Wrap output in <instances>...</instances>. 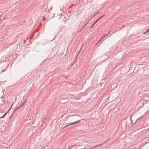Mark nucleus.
Segmentation results:
<instances>
[{"mask_svg":"<svg viewBox=\"0 0 149 149\" xmlns=\"http://www.w3.org/2000/svg\"><path fill=\"white\" fill-rule=\"evenodd\" d=\"M84 28H83V27L80 30V31H79V32H80Z\"/></svg>","mask_w":149,"mask_h":149,"instance_id":"obj_15","label":"nucleus"},{"mask_svg":"<svg viewBox=\"0 0 149 149\" xmlns=\"http://www.w3.org/2000/svg\"><path fill=\"white\" fill-rule=\"evenodd\" d=\"M108 36V35H107V34L104 35L103 37H104H104H106V36Z\"/></svg>","mask_w":149,"mask_h":149,"instance_id":"obj_14","label":"nucleus"},{"mask_svg":"<svg viewBox=\"0 0 149 149\" xmlns=\"http://www.w3.org/2000/svg\"><path fill=\"white\" fill-rule=\"evenodd\" d=\"M84 45V44H83L81 46V49H80V50H79V53H80L81 52V49H82L83 47V45Z\"/></svg>","mask_w":149,"mask_h":149,"instance_id":"obj_12","label":"nucleus"},{"mask_svg":"<svg viewBox=\"0 0 149 149\" xmlns=\"http://www.w3.org/2000/svg\"><path fill=\"white\" fill-rule=\"evenodd\" d=\"M25 102H24L22 103V104L21 105H22V107L24 104Z\"/></svg>","mask_w":149,"mask_h":149,"instance_id":"obj_18","label":"nucleus"},{"mask_svg":"<svg viewBox=\"0 0 149 149\" xmlns=\"http://www.w3.org/2000/svg\"><path fill=\"white\" fill-rule=\"evenodd\" d=\"M81 146V145L80 143H76L75 144L70 146L68 148V149H71L74 146H76L77 148H78V147Z\"/></svg>","mask_w":149,"mask_h":149,"instance_id":"obj_2","label":"nucleus"},{"mask_svg":"<svg viewBox=\"0 0 149 149\" xmlns=\"http://www.w3.org/2000/svg\"><path fill=\"white\" fill-rule=\"evenodd\" d=\"M46 19V18L45 17H43V19H42V21H45Z\"/></svg>","mask_w":149,"mask_h":149,"instance_id":"obj_16","label":"nucleus"},{"mask_svg":"<svg viewBox=\"0 0 149 149\" xmlns=\"http://www.w3.org/2000/svg\"><path fill=\"white\" fill-rule=\"evenodd\" d=\"M95 16H94V15H93V16H91V19H92Z\"/></svg>","mask_w":149,"mask_h":149,"instance_id":"obj_17","label":"nucleus"},{"mask_svg":"<svg viewBox=\"0 0 149 149\" xmlns=\"http://www.w3.org/2000/svg\"><path fill=\"white\" fill-rule=\"evenodd\" d=\"M125 25H123V26H122V27H121V29H122L123 28L125 27Z\"/></svg>","mask_w":149,"mask_h":149,"instance_id":"obj_20","label":"nucleus"},{"mask_svg":"<svg viewBox=\"0 0 149 149\" xmlns=\"http://www.w3.org/2000/svg\"><path fill=\"white\" fill-rule=\"evenodd\" d=\"M72 124V123H70H70H67V125H66V126H65L63 127V128H65V127H67V126H69V125H74V124Z\"/></svg>","mask_w":149,"mask_h":149,"instance_id":"obj_7","label":"nucleus"},{"mask_svg":"<svg viewBox=\"0 0 149 149\" xmlns=\"http://www.w3.org/2000/svg\"><path fill=\"white\" fill-rule=\"evenodd\" d=\"M8 112V111L6 112V113H5L3 115V116H1V117H0V118L1 119V118H3L4 117L7 115V113Z\"/></svg>","mask_w":149,"mask_h":149,"instance_id":"obj_6","label":"nucleus"},{"mask_svg":"<svg viewBox=\"0 0 149 149\" xmlns=\"http://www.w3.org/2000/svg\"><path fill=\"white\" fill-rule=\"evenodd\" d=\"M84 120V119H81V120H79L77 121H76V122H74V123H72V124H77V123H80L81 122V120Z\"/></svg>","mask_w":149,"mask_h":149,"instance_id":"obj_3","label":"nucleus"},{"mask_svg":"<svg viewBox=\"0 0 149 149\" xmlns=\"http://www.w3.org/2000/svg\"><path fill=\"white\" fill-rule=\"evenodd\" d=\"M62 100H60V101H61V103H62Z\"/></svg>","mask_w":149,"mask_h":149,"instance_id":"obj_23","label":"nucleus"},{"mask_svg":"<svg viewBox=\"0 0 149 149\" xmlns=\"http://www.w3.org/2000/svg\"><path fill=\"white\" fill-rule=\"evenodd\" d=\"M105 16V15H102V16H101L100 17L99 19H101V18H102V17H104Z\"/></svg>","mask_w":149,"mask_h":149,"instance_id":"obj_13","label":"nucleus"},{"mask_svg":"<svg viewBox=\"0 0 149 149\" xmlns=\"http://www.w3.org/2000/svg\"><path fill=\"white\" fill-rule=\"evenodd\" d=\"M111 138H109V139H108V140H107V141H104V142H103L102 143H100V144H98L97 145H96V146H94L93 147H90L89 148V149H93V148H97V147H100L102 145H103L104 144H105L108 141H109L110 139Z\"/></svg>","mask_w":149,"mask_h":149,"instance_id":"obj_1","label":"nucleus"},{"mask_svg":"<svg viewBox=\"0 0 149 149\" xmlns=\"http://www.w3.org/2000/svg\"><path fill=\"white\" fill-rule=\"evenodd\" d=\"M26 40H24V42L25 43L26 42Z\"/></svg>","mask_w":149,"mask_h":149,"instance_id":"obj_22","label":"nucleus"},{"mask_svg":"<svg viewBox=\"0 0 149 149\" xmlns=\"http://www.w3.org/2000/svg\"><path fill=\"white\" fill-rule=\"evenodd\" d=\"M103 39H104V37H102L101 38V39H100V40L99 41H98V42H100L101 41V40H102Z\"/></svg>","mask_w":149,"mask_h":149,"instance_id":"obj_11","label":"nucleus"},{"mask_svg":"<svg viewBox=\"0 0 149 149\" xmlns=\"http://www.w3.org/2000/svg\"><path fill=\"white\" fill-rule=\"evenodd\" d=\"M149 31V29H148L146 32L143 33V34H146Z\"/></svg>","mask_w":149,"mask_h":149,"instance_id":"obj_8","label":"nucleus"},{"mask_svg":"<svg viewBox=\"0 0 149 149\" xmlns=\"http://www.w3.org/2000/svg\"><path fill=\"white\" fill-rule=\"evenodd\" d=\"M90 19H89V21L88 22H87V23H86L85 24V25L83 26V28H84L85 26H86L87 24H88L89 23V21H90Z\"/></svg>","mask_w":149,"mask_h":149,"instance_id":"obj_9","label":"nucleus"},{"mask_svg":"<svg viewBox=\"0 0 149 149\" xmlns=\"http://www.w3.org/2000/svg\"><path fill=\"white\" fill-rule=\"evenodd\" d=\"M100 13V12L99 11L96 13H95V15H94V16H95L96 15H97V14H99Z\"/></svg>","mask_w":149,"mask_h":149,"instance_id":"obj_10","label":"nucleus"},{"mask_svg":"<svg viewBox=\"0 0 149 149\" xmlns=\"http://www.w3.org/2000/svg\"><path fill=\"white\" fill-rule=\"evenodd\" d=\"M22 107V105H20L19 106H18V107L15 108V110H18V109H19L20 108Z\"/></svg>","mask_w":149,"mask_h":149,"instance_id":"obj_5","label":"nucleus"},{"mask_svg":"<svg viewBox=\"0 0 149 149\" xmlns=\"http://www.w3.org/2000/svg\"><path fill=\"white\" fill-rule=\"evenodd\" d=\"M100 19H99L98 18L94 22V23L92 24L91 27V28H92L94 26V25L96 24Z\"/></svg>","mask_w":149,"mask_h":149,"instance_id":"obj_4","label":"nucleus"},{"mask_svg":"<svg viewBox=\"0 0 149 149\" xmlns=\"http://www.w3.org/2000/svg\"><path fill=\"white\" fill-rule=\"evenodd\" d=\"M111 32V31H109V32H108V33L107 34V35H108V36L109 35V34H110V33Z\"/></svg>","mask_w":149,"mask_h":149,"instance_id":"obj_19","label":"nucleus"},{"mask_svg":"<svg viewBox=\"0 0 149 149\" xmlns=\"http://www.w3.org/2000/svg\"><path fill=\"white\" fill-rule=\"evenodd\" d=\"M140 118H139L138 119H137V120H136V122H135V123H136L137 122V121H138V120H139Z\"/></svg>","mask_w":149,"mask_h":149,"instance_id":"obj_21","label":"nucleus"},{"mask_svg":"<svg viewBox=\"0 0 149 149\" xmlns=\"http://www.w3.org/2000/svg\"><path fill=\"white\" fill-rule=\"evenodd\" d=\"M77 116H78V115H77Z\"/></svg>","mask_w":149,"mask_h":149,"instance_id":"obj_24","label":"nucleus"}]
</instances>
